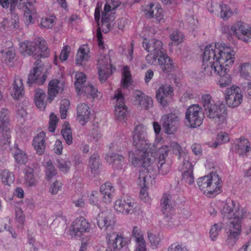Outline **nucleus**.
<instances>
[{"mask_svg": "<svg viewBox=\"0 0 251 251\" xmlns=\"http://www.w3.org/2000/svg\"><path fill=\"white\" fill-rule=\"evenodd\" d=\"M144 11L147 18H154L158 22L164 21L162 9L155 6L154 4L150 3L146 7Z\"/></svg>", "mask_w": 251, "mask_h": 251, "instance_id": "nucleus-23", "label": "nucleus"}, {"mask_svg": "<svg viewBox=\"0 0 251 251\" xmlns=\"http://www.w3.org/2000/svg\"><path fill=\"white\" fill-rule=\"evenodd\" d=\"M106 160L109 164H112L114 168L118 169L122 167L124 158L121 155L113 153L111 155H107Z\"/></svg>", "mask_w": 251, "mask_h": 251, "instance_id": "nucleus-36", "label": "nucleus"}, {"mask_svg": "<svg viewBox=\"0 0 251 251\" xmlns=\"http://www.w3.org/2000/svg\"><path fill=\"white\" fill-rule=\"evenodd\" d=\"M180 120L179 114L170 113L162 116L161 123L168 134L174 133Z\"/></svg>", "mask_w": 251, "mask_h": 251, "instance_id": "nucleus-8", "label": "nucleus"}, {"mask_svg": "<svg viewBox=\"0 0 251 251\" xmlns=\"http://www.w3.org/2000/svg\"><path fill=\"white\" fill-rule=\"evenodd\" d=\"M97 221L99 228L104 231L112 230L115 224L112 214L107 211L99 213L97 217Z\"/></svg>", "mask_w": 251, "mask_h": 251, "instance_id": "nucleus-14", "label": "nucleus"}, {"mask_svg": "<svg viewBox=\"0 0 251 251\" xmlns=\"http://www.w3.org/2000/svg\"><path fill=\"white\" fill-rule=\"evenodd\" d=\"M111 6L109 4H105L104 10L101 15V27L102 31L107 33L111 28V23L115 19L114 15H112Z\"/></svg>", "mask_w": 251, "mask_h": 251, "instance_id": "nucleus-19", "label": "nucleus"}, {"mask_svg": "<svg viewBox=\"0 0 251 251\" xmlns=\"http://www.w3.org/2000/svg\"><path fill=\"white\" fill-rule=\"evenodd\" d=\"M241 75L245 78H247L250 75L249 71L251 70V67L250 63H244L240 66Z\"/></svg>", "mask_w": 251, "mask_h": 251, "instance_id": "nucleus-57", "label": "nucleus"}, {"mask_svg": "<svg viewBox=\"0 0 251 251\" xmlns=\"http://www.w3.org/2000/svg\"><path fill=\"white\" fill-rule=\"evenodd\" d=\"M170 38L175 44L178 45L183 42L184 36L181 32L175 30L170 33Z\"/></svg>", "mask_w": 251, "mask_h": 251, "instance_id": "nucleus-50", "label": "nucleus"}, {"mask_svg": "<svg viewBox=\"0 0 251 251\" xmlns=\"http://www.w3.org/2000/svg\"><path fill=\"white\" fill-rule=\"evenodd\" d=\"M76 110L77 118L80 124L83 126L90 118L91 109L87 104L80 103L77 105Z\"/></svg>", "mask_w": 251, "mask_h": 251, "instance_id": "nucleus-22", "label": "nucleus"}, {"mask_svg": "<svg viewBox=\"0 0 251 251\" xmlns=\"http://www.w3.org/2000/svg\"><path fill=\"white\" fill-rule=\"evenodd\" d=\"M161 54H158V53H153V52H151L146 56V60L147 62L151 65H155L156 63L157 59L161 56Z\"/></svg>", "mask_w": 251, "mask_h": 251, "instance_id": "nucleus-60", "label": "nucleus"}, {"mask_svg": "<svg viewBox=\"0 0 251 251\" xmlns=\"http://www.w3.org/2000/svg\"><path fill=\"white\" fill-rule=\"evenodd\" d=\"M46 164V176L47 179L49 180L57 174V171L50 160L48 161Z\"/></svg>", "mask_w": 251, "mask_h": 251, "instance_id": "nucleus-48", "label": "nucleus"}, {"mask_svg": "<svg viewBox=\"0 0 251 251\" xmlns=\"http://www.w3.org/2000/svg\"><path fill=\"white\" fill-rule=\"evenodd\" d=\"M158 63L162 71L164 73H170L172 72L174 69V66L172 60L165 52L158 58Z\"/></svg>", "mask_w": 251, "mask_h": 251, "instance_id": "nucleus-26", "label": "nucleus"}, {"mask_svg": "<svg viewBox=\"0 0 251 251\" xmlns=\"http://www.w3.org/2000/svg\"><path fill=\"white\" fill-rule=\"evenodd\" d=\"M169 150L168 146H163L159 149L157 151V159L158 164L157 167L159 173L162 175L167 174L170 170V166L169 164L165 162V159L168 156V151Z\"/></svg>", "mask_w": 251, "mask_h": 251, "instance_id": "nucleus-15", "label": "nucleus"}, {"mask_svg": "<svg viewBox=\"0 0 251 251\" xmlns=\"http://www.w3.org/2000/svg\"><path fill=\"white\" fill-rule=\"evenodd\" d=\"M50 51L45 40H41L36 44L35 59L38 57H47L49 54Z\"/></svg>", "mask_w": 251, "mask_h": 251, "instance_id": "nucleus-34", "label": "nucleus"}, {"mask_svg": "<svg viewBox=\"0 0 251 251\" xmlns=\"http://www.w3.org/2000/svg\"><path fill=\"white\" fill-rule=\"evenodd\" d=\"M133 98L135 104L143 109L148 110L153 106L152 98L140 90H134L133 92Z\"/></svg>", "mask_w": 251, "mask_h": 251, "instance_id": "nucleus-16", "label": "nucleus"}, {"mask_svg": "<svg viewBox=\"0 0 251 251\" xmlns=\"http://www.w3.org/2000/svg\"><path fill=\"white\" fill-rule=\"evenodd\" d=\"M57 167L62 171L65 173L68 172L71 166V162L68 159H57Z\"/></svg>", "mask_w": 251, "mask_h": 251, "instance_id": "nucleus-51", "label": "nucleus"}, {"mask_svg": "<svg viewBox=\"0 0 251 251\" xmlns=\"http://www.w3.org/2000/svg\"><path fill=\"white\" fill-rule=\"evenodd\" d=\"M206 116L217 125L225 123L226 120V107L223 103H216L205 111Z\"/></svg>", "mask_w": 251, "mask_h": 251, "instance_id": "nucleus-5", "label": "nucleus"}, {"mask_svg": "<svg viewBox=\"0 0 251 251\" xmlns=\"http://www.w3.org/2000/svg\"><path fill=\"white\" fill-rule=\"evenodd\" d=\"M133 144L137 149L134 153L133 151L129 152V157L132 164L135 167H142L140 171L138 179H143L144 182L147 176L145 173H149L152 168L153 162L149 157H147L146 153L150 151L151 146L147 138L146 128L142 125L137 126L133 134Z\"/></svg>", "mask_w": 251, "mask_h": 251, "instance_id": "nucleus-2", "label": "nucleus"}, {"mask_svg": "<svg viewBox=\"0 0 251 251\" xmlns=\"http://www.w3.org/2000/svg\"><path fill=\"white\" fill-rule=\"evenodd\" d=\"M221 179L218 175L214 174L211 179L210 184L208 188L206 195L208 197H214L220 193L221 192Z\"/></svg>", "mask_w": 251, "mask_h": 251, "instance_id": "nucleus-25", "label": "nucleus"}, {"mask_svg": "<svg viewBox=\"0 0 251 251\" xmlns=\"http://www.w3.org/2000/svg\"><path fill=\"white\" fill-rule=\"evenodd\" d=\"M114 191L113 187L111 183L109 182L103 184L100 187V192L103 195V200L105 202L109 203L111 202Z\"/></svg>", "mask_w": 251, "mask_h": 251, "instance_id": "nucleus-32", "label": "nucleus"}, {"mask_svg": "<svg viewBox=\"0 0 251 251\" xmlns=\"http://www.w3.org/2000/svg\"><path fill=\"white\" fill-rule=\"evenodd\" d=\"M243 217V211L239 208L233 210L231 216H227V218L231 220L227 225L229 234L226 243L229 247H233L239 239L241 232V220Z\"/></svg>", "mask_w": 251, "mask_h": 251, "instance_id": "nucleus-3", "label": "nucleus"}, {"mask_svg": "<svg viewBox=\"0 0 251 251\" xmlns=\"http://www.w3.org/2000/svg\"><path fill=\"white\" fill-rule=\"evenodd\" d=\"M139 185L141 186V190L140 191V195L139 197L141 199L144 200L146 199V197L148 195V193L147 191V188L145 186H146L145 181L144 183L143 181V179H139Z\"/></svg>", "mask_w": 251, "mask_h": 251, "instance_id": "nucleus-62", "label": "nucleus"}, {"mask_svg": "<svg viewBox=\"0 0 251 251\" xmlns=\"http://www.w3.org/2000/svg\"><path fill=\"white\" fill-rule=\"evenodd\" d=\"M33 11H31V9L24 10V17H25V23L26 25L34 23V19L33 16L36 14V10L34 7L32 9Z\"/></svg>", "mask_w": 251, "mask_h": 251, "instance_id": "nucleus-54", "label": "nucleus"}, {"mask_svg": "<svg viewBox=\"0 0 251 251\" xmlns=\"http://www.w3.org/2000/svg\"><path fill=\"white\" fill-rule=\"evenodd\" d=\"M134 207L133 200L128 197H123L117 200L114 205L115 209L117 211L125 214H132Z\"/></svg>", "mask_w": 251, "mask_h": 251, "instance_id": "nucleus-12", "label": "nucleus"}, {"mask_svg": "<svg viewBox=\"0 0 251 251\" xmlns=\"http://www.w3.org/2000/svg\"><path fill=\"white\" fill-rule=\"evenodd\" d=\"M98 90L96 89L93 86L87 83L86 85H84L81 89V91L80 93H77L78 95H81L84 93L86 96L88 98H94L97 97V93Z\"/></svg>", "mask_w": 251, "mask_h": 251, "instance_id": "nucleus-42", "label": "nucleus"}, {"mask_svg": "<svg viewBox=\"0 0 251 251\" xmlns=\"http://www.w3.org/2000/svg\"><path fill=\"white\" fill-rule=\"evenodd\" d=\"M70 47L68 46H65L62 50L60 54V59L62 61H64L67 60L70 53Z\"/></svg>", "mask_w": 251, "mask_h": 251, "instance_id": "nucleus-64", "label": "nucleus"}, {"mask_svg": "<svg viewBox=\"0 0 251 251\" xmlns=\"http://www.w3.org/2000/svg\"><path fill=\"white\" fill-rule=\"evenodd\" d=\"M13 156L15 162L18 164H25L27 160L28 157L25 151L19 148L17 145H15L11 149Z\"/></svg>", "mask_w": 251, "mask_h": 251, "instance_id": "nucleus-27", "label": "nucleus"}, {"mask_svg": "<svg viewBox=\"0 0 251 251\" xmlns=\"http://www.w3.org/2000/svg\"><path fill=\"white\" fill-rule=\"evenodd\" d=\"M37 43L26 41L21 43L20 51L24 55H32L35 58Z\"/></svg>", "mask_w": 251, "mask_h": 251, "instance_id": "nucleus-29", "label": "nucleus"}, {"mask_svg": "<svg viewBox=\"0 0 251 251\" xmlns=\"http://www.w3.org/2000/svg\"><path fill=\"white\" fill-rule=\"evenodd\" d=\"M113 99L116 100L115 115L118 120H124L126 115L127 107L125 104V98L121 88L115 92Z\"/></svg>", "mask_w": 251, "mask_h": 251, "instance_id": "nucleus-11", "label": "nucleus"}, {"mask_svg": "<svg viewBox=\"0 0 251 251\" xmlns=\"http://www.w3.org/2000/svg\"><path fill=\"white\" fill-rule=\"evenodd\" d=\"M46 95L44 91L41 89H36L35 91L34 100L35 103L37 107L43 110L45 108L47 102L45 100Z\"/></svg>", "mask_w": 251, "mask_h": 251, "instance_id": "nucleus-33", "label": "nucleus"}, {"mask_svg": "<svg viewBox=\"0 0 251 251\" xmlns=\"http://www.w3.org/2000/svg\"><path fill=\"white\" fill-rule=\"evenodd\" d=\"M122 75V85L124 89H126L132 84L131 74L127 67L124 68Z\"/></svg>", "mask_w": 251, "mask_h": 251, "instance_id": "nucleus-41", "label": "nucleus"}, {"mask_svg": "<svg viewBox=\"0 0 251 251\" xmlns=\"http://www.w3.org/2000/svg\"><path fill=\"white\" fill-rule=\"evenodd\" d=\"M214 174H211L209 176H204L199 178L197 180V184L200 189L206 195L208 188L210 184L211 179Z\"/></svg>", "mask_w": 251, "mask_h": 251, "instance_id": "nucleus-37", "label": "nucleus"}, {"mask_svg": "<svg viewBox=\"0 0 251 251\" xmlns=\"http://www.w3.org/2000/svg\"><path fill=\"white\" fill-rule=\"evenodd\" d=\"M225 100L229 107H237L242 101L243 96L240 88L238 86H232L226 91Z\"/></svg>", "mask_w": 251, "mask_h": 251, "instance_id": "nucleus-10", "label": "nucleus"}, {"mask_svg": "<svg viewBox=\"0 0 251 251\" xmlns=\"http://www.w3.org/2000/svg\"><path fill=\"white\" fill-rule=\"evenodd\" d=\"M143 47L148 52H153V53H159L162 55L165 52L162 48L161 41L155 39H151L149 41L145 39L143 42Z\"/></svg>", "mask_w": 251, "mask_h": 251, "instance_id": "nucleus-20", "label": "nucleus"}, {"mask_svg": "<svg viewBox=\"0 0 251 251\" xmlns=\"http://www.w3.org/2000/svg\"><path fill=\"white\" fill-rule=\"evenodd\" d=\"M10 112L8 109L2 108L0 111V123L9 126V115Z\"/></svg>", "mask_w": 251, "mask_h": 251, "instance_id": "nucleus-56", "label": "nucleus"}, {"mask_svg": "<svg viewBox=\"0 0 251 251\" xmlns=\"http://www.w3.org/2000/svg\"><path fill=\"white\" fill-rule=\"evenodd\" d=\"M61 182L59 181L56 180L52 184L50 188V192L52 194H56L61 187Z\"/></svg>", "mask_w": 251, "mask_h": 251, "instance_id": "nucleus-63", "label": "nucleus"}, {"mask_svg": "<svg viewBox=\"0 0 251 251\" xmlns=\"http://www.w3.org/2000/svg\"><path fill=\"white\" fill-rule=\"evenodd\" d=\"M204 115L202 108L198 104H193L188 107L185 113L186 125L195 128L202 123Z\"/></svg>", "mask_w": 251, "mask_h": 251, "instance_id": "nucleus-4", "label": "nucleus"}, {"mask_svg": "<svg viewBox=\"0 0 251 251\" xmlns=\"http://www.w3.org/2000/svg\"><path fill=\"white\" fill-rule=\"evenodd\" d=\"M0 178L3 184L10 186L15 180L14 175L12 172L8 170H3L0 173Z\"/></svg>", "mask_w": 251, "mask_h": 251, "instance_id": "nucleus-38", "label": "nucleus"}, {"mask_svg": "<svg viewBox=\"0 0 251 251\" xmlns=\"http://www.w3.org/2000/svg\"><path fill=\"white\" fill-rule=\"evenodd\" d=\"M220 7L221 9L220 16L224 20H227L232 16L233 12L228 5L222 3L220 5Z\"/></svg>", "mask_w": 251, "mask_h": 251, "instance_id": "nucleus-46", "label": "nucleus"}, {"mask_svg": "<svg viewBox=\"0 0 251 251\" xmlns=\"http://www.w3.org/2000/svg\"><path fill=\"white\" fill-rule=\"evenodd\" d=\"M64 88V83L57 79L50 80L48 86L49 100L50 102L55 96L59 93H61Z\"/></svg>", "mask_w": 251, "mask_h": 251, "instance_id": "nucleus-21", "label": "nucleus"}, {"mask_svg": "<svg viewBox=\"0 0 251 251\" xmlns=\"http://www.w3.org/2000/svg\"><path fill=\"white\" fill-rule=\"evenodd\" d=\"M11 96L15 100H18L24 95L23 80L19 77L15 78L11 91Z\"/></svg>", "mask_w": 251, "mask_h": 251, "instance_id": "nucleus-28", "label": "nucleus"}, {"mask_svg": "<svg viewBox=\"0 0 251 251\" xmlns=\"http://www.w3.org/2000/svg\"><path fill=\"white\" fill-rule=\"evenodd\" d=\"M61 134L68 145H70L73 143L72 130L69 126L64 125L61 130Z\"/></svg>", "mask_w": 251, "mask_h": 251, "instance_id": "nucleus-47", "label": "nucleus"}, {"mask_svg": "<svg viewBox=\"0 0 251 251\" xmlns=\"http://www.w3.org/2000/svg\"><path fill=\"white\" fill-rule=\"evenodd\" d=\"M33 70L30 72L28 76L27 83L30 86L32 84L42 85L47 79V75L43 73L44 65L41 60L38 59L34 63Z\"/></svg>", "mask_w": 251, "mask_h": 251, "instance_id": "nucleus-6", "label": "nucleus"}, {"mask_svg": "<svg viewBox=\"0 0 251 251\" xmlns=\"http://www.w3.org/2000/svg\"><path fill=\"white\" fill-rule=\"evenodd\" d=\"M231 32L239 39L245 42L251 41V27L242 22H238L231 26Z\"/></svg>", "mask_w": 251, "mask_h": 251, "instance_id": "nucleus-7", "label": "nucleus"}, {"mask_svg": "<svg viewBox=\"0 0 251 251\" xmlns=\"http://www.w3.org/2000/svg\"><path fill=\"white\" fill-rule=\"evenodd\" d=\"M0 136L1 137V140H3V144L9 142L8 140L11 137L9 125L0 123Z\"/></svg>", "mask_w": 251, "mask_h": 251, "instance_id": "nucleus-43", "label": "nucleus"}, {"mask_svg": "<svg viewBox=\"0 0 251 251\" xmlns=\"http://www.w3.org/2000/svg\"><path fill=\"white\" fill-rule=\"evenodd\" d=\"M58 120V119L55 115L53 113L50 114L49 126V129L50 132H54Z\"/></svg>", "mask_w": 251, "mask_h": 251, "instance_id": "nucleus-58", "label": "nucleus"}, {"mask_svg": "<svg viewBox=\"0 0 251 251\" xmlns=\"http://www.w3.org/2000/svg\"><path fill=\"white\" fill-rule=\"evenodd\" d=\"M54 20L50 18H42L40 23L42 28H51L53 27Z\"/></svg>", "mask_w": 251, "mask_h": 251, "instance_id": "nucleus-59", "label": "nucleus"}, {"mask_svg": "<svg viewBox=\"0 0 251 251\" xmlns=\"http://www.w3.org/2000/svg\"><path fill=\"white\" fill-rule=\"evenodd\" d=\"M135 245V251H146L145 241L144 238H137L136 241H134Z\"/></svg>", "mask_w": 251, "mask_h": 251, "instance_id": "nucleus-61", "label": "nucleus"}, {"mask_svg": "<svg viewBox=\"0 0 251 251\" xmlns=\"http://www.w3.org/2000/svg\"><path fill=\"white\" fill-rule=\"evenodd\" d=\"M109 57L104 54H100L98 58V67L99 69L100 68L106 69L108 70V66L109 63Z\"/></svg>", "mask_w": 251, "mask_h": 251, "instance_id": "nucleus-53", "label": "nucleus"}, {"mask_svg": "<svg viewBox=\"0 0 251 251\" xmlns=\"http://www.w3.org/2000/svg\"><path fill=\"white\" fill-rule=\"evenodd\" d=\"M170 148L171 149L174 153L176 154H178L179 158L182 156L183 157V158L185 157V155H187L185 153L182 152V149L180 146L176 142H172L170 143Z\"/></svg>", "mask_w": 251, "mask_h": 251, "instance_id": "nucleus-55", "label": "nucleus"}, {"mask_svg": "<svg viewBox=\"0 0 251 251\" xmlns=\"http://www.w3.org/2000/svg\"><path fill=\"white\" fill-rule=\"evenodd\" d=\"M181 170L183 172L182 174V179L190 185L193 184L194 182L193 166L190 161L188 155H185Z\"/></svg>", "mask_w": 251, "mask_h": 251, "instance_id": "nucleus-17", "label": "nucleus"}, {"mask_svg": "<svg viewBox=\"0 0 251 251\" xmlns=\"http://www.w3.org/2000/svg\"><path fill=\"white\" fill-rule=\"evenodd\" d=\"M75 85L77 93H80L84 85H86V76L82 72H77L75 75Z\"/></svg>", "mask_w": 251, "mask_h": 251, "instance_id": "nucleus-39", "label": "nucleus"}, {"mask_svg": "<svg viewBox=\"0 0 251 251\" xmlns=\"http://www.w3.org/2000/svg\"><path fill=\"white\" fill-rule=\"evenodd\" d=\"M8 221V220L7 218L0 219V232H1L3 229H5L9 232L13 238H16L17 237V234L13 229L9 226L7 227L6 223Z\"/></svg>", "mask_w": 251, "mask_h": 251, "instance_id": "nucleus-52", "label": "nucleus"}, {"mask_svg": "<svg viewBox=\"0 0 251 251\" xmlns=\"http://www.w3.org/2000/svg\"><path fill=\"white\" fill-rule=\"evenodd\" d=\"M171 199L172 196L170 194H165L161 200L162 211L164 214L169 212L172 207Z\"/></svg>", "mask_w": 251, "mask_h": 251, "instance_id": "nucleus-40", "label": "nucleus"}, {"mask_svg": "<svg viewBox=\"0 0 251 251\" xmlns=\"http://www.w3.org/2000/svg\"><path fill=\"white\" fill-rule=\"evenodd\" d=\"M222 228L221 224H215L211 226L209 234L212 240L214 241L217 239Z\"/></svg>", "mask_w": 251, "mask_h": 251, "instance_id": "nucleus-49", "label": "nucleus"}, {"mask_svg": "<svg viewBox=\"0 0 251 251\" xmlns=\"http://www.w3.org/2000/svg\"><path fill=\"white\" fill-rule=\"evenodd\" d=\"M89 167L92 174L94 176L99 174L100 167V157L96 154L92 155L89 159Z\"/></svg>", "mask_w": 251, "mask_h": 251, "instance_id": "nucleus-35", "label": "nucleus"}, {"mask_svg": "<svg viewBox=\"0 0 251 251\" xmlns=\"http://www.w3.org/2000/svg\"><path fill=\"white\" fill-rule=\"evenodd\" d=\"M35 0H10V10L15 7L16 5H17L18 8L19 9L24 10L33 9L34 6L33 3Z\"/></svg>", "mask_w": 251, "mask_h": 251, "instance_id": "nucleus-30", "label": "nucleus"}, {"mask_svg": "<svg viewBox=\"0 0 251 251\" xmlns=\"http://www.w3.org/2000/svg\"><path fill=\"white\" fill-rule=\"evenodd\" d=\"M107 238L109 240L108 249L109 251H117L121 250L127 242L123 237L115 233L107 234Z\"/></svg>", "mask_w": 251, "mask_h": 251, "instance_id": "nucleus-18", "label": "nucleus"}, {"mask_svg": "<svg viewBox=\"0 0 251 251\" xmlns=\"http://www.w3.org/2000/svg\"><path fill=\"white\" fill-rule=\"evenodd\" d=\"M235 61V52L230 47L224 43H217L206 46L203 53L202 68L205 75H219L220 87L224 88L231 82V78L227 71Z\"/></svg>", "mask_w": 251, "mask_h": 251, "instance_id": "nucleus-1", "label": "nucleus"}, {"mask_svg": "<svg viewBox=\"0 0 251 251\" xmlns=\"http://www.w3.org/2000/svg\"><path fill=\"white\" fill-rule=\"evenodd\" d=\"M90 230V223L83 217H80L74 220L70 230L72 237H81L84 233L88 232Z\"/></svg>", "mask_w": 251, "mask_h": 251, "instance_id": "nucleus-9", "label": "nucleus"}, {"mask_svg": "<svg viewBox=\"0 0 251 251\" xmlns=\"http://www.w3.org/2000/svg\"><path fill=\"white\" fill-rule=\"evenodd\" d=\"M173 88L169 84L161 85L156 92V98L163 106L168 105L173 95Z\"/></svg>", "mask_w": 251, "mask_h": 251, "instance_id": "nucleus-13", "label": "nucleus"}, {"mask_svg": "<svg viewBox=\"0 0 251 251\" xmlns=\"http://www.w3.org/2000/svg\"><path fill=\"white\" fill-rule=\"evenodd\" d=\"M0 53L4 58L6 63L12 62L15 56V50L13 47H10L5 50L1 49L0 50Z\"/></svg>", "mask_w": 251, "mask_h": 251, "instance_id": "nucleus-44", "label": "nucleus"}, {"mask_svg": "<svg viewBox=\"0 0 251 251\" xmlns=\"http://www.w3.org/2000/svg\"><path fill=\"white\" fill-rule=\"evenodd\" d=\"M201 102L205 111L216 104L213 100L211 96L208 94H203L201 96Z\"/></svg>", "mask_w": 251, "mask_h": 251, "instance_id": "nucleus-45", "label": "nucleus"}, {"mask_svg": "<svg viewBox=\"0 0 251 251\" xmlns=\"http://www.w3.org/2000/svg\"><path fill=\"white\" fill-rule=\"evenodd\" d=\"M89 50L87 46L82 45L78 50L76 55V64L77 65H84L90 56Z\"/></svg>", "mask_w": 251, "mask_h": 251, "instance_id": "nucleus-31", "label": "nucleus"}, {"mask_svg": "<svg viewBox=\"0 0 251 251\" xmlns=\"http://www.w3.org/2000/svg\"><path fill=\"white\" fill-rule=\"evenodd\" d=\"M234 149L239 155H244L250 151V143L247 139L243 137L236 139Z\"/></svg>", "mask_w": 251, "mask_h": 251, "instance_id": "nucleus-24", "label": "nucleus"}]
</instances>
